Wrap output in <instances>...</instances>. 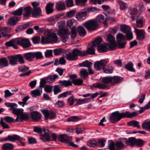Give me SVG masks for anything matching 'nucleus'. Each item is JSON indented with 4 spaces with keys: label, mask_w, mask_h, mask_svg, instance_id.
Returning a JSON list of instances; mask_svg holds the SVG:
<instances>
[{
    "label": "nucleus",
    "mask_w": 150,
    "mask_h": 150,
    "mask_svg": "<svg viewBox=\"0 0 150 150\" xmlns=\"http://www.w3.org/2000/svg\"><path fill=\"white\" fill-rule=\"evenodd\" d=\"M5 105L8 107H11L12 110V113L17 116L15 120L16 122H21L23 120H26L28 118L27 114L23 113V110L22 109H17V104L14 103H6Z\"/></svg>",
    "instance_id": "1"
},
{
    "label": "nucleus",
    "mask_w": 150,
    "mask_h": 150,
    "mask_svg": "<svg viewBox=\"0 0 150 150\" xmlns=\"http://www.w3.org/2000/svg\"><path fill=\"white\" fill-rule=\"evenodd\" d=\"M137 114V112L136 111L132 113L127 111L125 113H120L119 111H116L112 113L110 117L109 120L112 123H115L123 118H132L136 116Z\"/></svg>",
    "instance_id": "2"
},
{
    "label": "nucleus",
    "mask_w": 150,
    "mask_h": 150,
    "mask_svg": "<svg viewBox=\"0 0 150 150\" xmlns=\"http://www.w3.org/2000/svg\"><path fill=\"white\" fill-rule=\"evenodd\" d=\"M65 24V22L64 21H60L57 24L59 29L58 34L61 38L62 41L63 42H65L67 41L69 34V31L68 29L63 28Z\"/></svg>",
    "instance_id": "3"
},
{
    "label": "nucleus",
    "mask_w": 150,
    "mask_h": 150,
    "mask_svg": "<svg viewBox=\"0 0 150 150\" xmlns=\"http://www.w3.org/2000/svg\"><path fill=\"white\" fill-rule=\"evenodd\" d=\"M33 131L41 135L40 138L44 142H48L51 140V137L49 136V131L47 129H44L42 130L41 128L38 127H34Z\"/></svg>",
    "instance_id": "4"
},
{
    "label": "nucleus",
    "mask_w": 150,
    "mask_h": 150,
    "mask_svg": "<svg viewBox=\"0 0 150 150\" xmlns=\"http://www.w3.org/2000/svg\"><path fill=\"white\" fill-rule=\"evenodd\" d=\"M57 39V37L55 33H48L47 34L46 37H42L41 43L42 44H45L51 42H55Z\"/></svg>",
    "instance_id": "5"
},
{
    "label": "nucleus",
    "mask_w": 150,
    "mask_h": 150,
    "mask_svg": "<svg viewBox=\"0 0 150 150\" xmlns=\"http://www.w3.org/2000/svg\"><path fill=\"white\" fill-rule=\"evenodd\" d=\"M88 30H94L98 28V25L95 20H90L83 24Z\"/></svg>",
    "instance_id": "6"
},
{
    "label": "nucleus",
    "mask_w": 150,
    "mask_h": 150,
    "mask_svg": "<svg viewBox=\"0 0 150 150\" xmlns=\"http://www.w3.org/2000/svg\"><path fill=\"white\" fill-rule=\"evenodd\" d=\"M108 63V61L104 59L96 61L94 64V67L98 70H100L102 69H103Z\"/></svg>",
    "instance_id": "7"
},
{
    "label": "nucleus",
    "mask_w": 150,
    "mask_h": 150,
    "mask_svg": "<svg viewBox=\"0 0 150 150\" xmlns=\"http://www.w3.org/2000/svg\"><path fill=\"white\" fill-rule=\"evenodd\" d=\"M16 42L17 44L21 45L23 48L29 47L31 45L30 41L28 39L18 38L16 39Z\"/></svg>",
    "instance_id": "8"
},
{
    "label": "nucleus",
    "mask_w": 150,
    "mask_h": 150,
    "mask_svg": "<svg viewBox=\"0 0 150 150\" xmlns=\"http://www.w3.org/2000/svg\"><path fill=\"white\" fill-rule=\"evenodd\" d=\"M137 36V38L139 40H143L145 38V32L144 30H138L134 27Z\"/></svg>",
    "instance_id": "9"
},
{
    "label": "nucleus",
    "mask_w": 150,
    "mask_h": 150,
    "mask_svg": "<svg viewBox=\"0 0 150 150\" xmlns=\"http://www.w3.org/2000/svg\"><path fill=\"white\" fill-rule=\"evenodd\" d=\"M32 12V8L30 6H28L24 8L23 10V18L25 19L26 18L30 17Z\"/></svg>",
    "instance_id": "10"
},
{
    "label": "nucleus",
    "mask_w": 150,
    "mask_h": 150,
    "mask_svg": "<svg viewBox=\"0 0 150 150\" xmlns=\"http://www.w3.org/2000/svg\"><path fill=\"white\" fill-rule=\"evenodd\" d=\"M42 112L43 114L45 119H46L48 118L51 119H53L55 116L54 113L47 110H42Z\"/></svg>",
    "instance_id": "11"
},
{
    "label": "nucleus",
    "mask_w": 150,
    "mask_h": 150,
    "mask_svg": "<svg viewBox=\"0 0 150 150\" xmlns=\"http://www.w3.org/2000/svg\"><path fill=\"white\" fill-rule=\"evenodd\" d=\"M8 142H15L16 140L20 142H22V139L18 135L16 134H14L13 135H8L7 137Z\"/></svg>",
    "instance_id": "12"
},
{
    "label": "nucleus",
    "mask_w": 150,
    "mask_h": 150,
    "mask_svg": "<svg viewBox=\"0 0 150 150\" xmlns=\"http://www.w3.org/2000/svg\"><path fill=\"white\" fill-rule=\"evenodd\" d=\"M19 20V18L17 16H14L9 18L7 22V24L8 25H15Z\"/></svg>",
    "instance_id": "13"
},
{
    "label": "nucleus",
    "mask_w": 150,
    "mask_h": 150,
    "mask_svg": "<svg viewBox=\"0 0 150 150\" xmlns=\"http://www.w3.org/2000/svg\"><path fill=\"white\" fill-rule=\"evenodd\" d=\"M30 117L34 121L36 122L40 119L41 114L38 112L34 111L30 113Z\"/></svg>",
    "instance_id": "14"
},
{
    "label": "nucleus",
    "mask_w": 150,
    "mask_h": 150,
    "mask_svg": "<svg viewBox=\"0 0 150 150\" xmlns=\"http://www.w3.org/2000/svg\"><path fill=\"white\" fill-rule=\"evenodd\" d=\"M42 93V88L40 86L31 91L32 96L34 98H36L37 96H40L41 95Z\"/></svg>",
    "instance_id": "15"
},
{
    "label": "nucleus",
    "mask_w": 150,
    "mask_h": 150,
    "mask_svg": "<svg viewBox=\"0 0 150 150\" xmlns=\"http://www.w3.org/2000/svg\"><path fill=\"white\" fill-rule=\"evenodd\" d=\"M24 57L26 60L31 61L34 58V54L33 52H29L23 54Z\"/></svg>",
    "instance_id": "16"
},
{
    "label": "nucleus",
    "mask_w": 150,
    "mask_h": 150,
    "mask_svg": "<svg viewBox=\"0 0 150 150\" xmlns=\"http://www.w3.org/2000/svg\"><path fill=\"white\" fill-rule=\"evenodd\" d=\"M136 139L133 137H131L128 138L127 140L126 139H124V141L126 144L131 146H133L135 144Z\"/></svg>",
    "instance_id": "17"
},
{
    "label": "nucleus",
    "mask_w": 150,
    "mask_h": 150,
    "mask_svg": "<svg viewBox=\"0 0 150 150\" xmlns=\"http://www.w3.org/2000/svg\"><path fill=\"white\" fill-rule=\"evenodd\" d=\"M32 14L33 17H36L42 16V11L40 8L37 7V8L33 9Z\"/></svg>",
    "instance_id": "18"
},
{
    "label": "nucleus",
    "mask_w": 150,
    "mask_h": 150,
    "mask_svg": "<svg viewBox=\"0 0 150 150\" xmlns=\"http://www.w3.org/2000/svg\"><path fill=\"white\" fill-rule=\"evenodd\" d=\"M8 62L7 59L5 57L0 59V69L8 66Z\"/></svg>",
    "instance_id": "19"
},
{
    "label": "nucleus",
    "mask_w": 150,
    "mask_h": 150,
    "mask_svg": "<svg viewBox=\"0 0 150 150\" xmlns=\"http://www.w3.org/2000/svg\"><path fill=\"white\" fill-rule=\"evenodd\" d=\"M100 83H97L93 84V86L95 88H97L100 89H104L108 87V84Z\"/></svg>",
    "instance_id": "20"
},
{
    "label": "nucleus",
    "mask_w": 150,
    "mask_h": 150,
    "mask_svg": "<svg viewBox=\"0 0 150 150\" xmlns=\"http://www.w3.org/2000/svg\"><path fill=\"white\" fill-rule=\"evenodd\" d=\"M87 15V13L86 12H80L76 15V18L79 20H82L85 18Z\"/></svg>",
    "instance_id": "21"
},
{
    "label": "nucleus",
    "mask_w": 150,
    "mask_h": 150,
    "mask_svg": "<svg viewBox=\"0 0 150 150\" xmlns=\"http://www.w3.org/2000/svg\"><path fill=\"white\" fill-rule=\"evenodd\" d=\"M10 64L12 65H15L18 64L16 56H10L8 57Z\"/></svg>",
    "instance_id": "22"
},
{
    "label": "nucleus",
    "mask_w": 150,
    "mask_h": 150,
    "mask_svg": "<svg viewBox=\"0 0 150 150\" xmlns=\"http://www.w3.org/2000/svg\"><path fill=\"white\" fill-rule=\"evenodd\" d=\"M56 8L58 11H62L65 9V6L64 2L59 1L56 4Z\"/></svg>",
    "instance_id": "23"
},
{
    "label": "nucleus",
    "mask_w": 150,
    "mask_h": 150,
    "mask_svg": "<svg viewBox=\"0 0 150 150\" xmlns=\"http://www.w3.org/2000/svg\"><path fill=\"white\" fill-rule=\"evenodd\" d=\"M59 140L62 142L69 143L70 142V139L65 135H60L58 138Z\"/></svg>",
    "instance_id": "24"
},
{
    "label": "nucleus",
    "mask_w": 150,
    "mask_h": 150,
    "mask_svg": "<svg viewBox=\"0 0 150 150\" xmlns=\"http://www.w3.org/2000/svg\"><path fill=\"white\" fill-rule=\"evenodd\" d=\"M142 126L143 129L150 132V120L149 121L145 120L142 123Z\"/></svg>",
    "instance_id": "25"
},
{
    "label": "nucleus",
    "mask_w": 150,
    "mask_h": 150,
    "mask_svg": "<svg viewBox=\"0 0 150 150\" xmlns=\"http://www.w3.org/2000/svg\"><path fill=\"white\" fill-rule=\"evenodd\" d=\"M112 84L118 83L121 82L123 80L122 78L118 76H114L113 77H112Z\"/></svg>",
    "instance_id": "26"
},
{
    "label": "nucleus",
    "mask_w": 150,
    "mask_h": 150,
    "mask_svg": "<svg viewBox=\"0 0 150 150\" xmlns=\"http://www.w3.org/2000/svg\"><path fill=\"white\" fill-rule=\"evenodd\" d=\"M58 76L54 74L46 78V80L48 83H52L55 81V79L58 78Z\"/></svg>",
    "instance_id": "27"
},
{
    "label": "nucleus",
    "mask_w": 150,
    "mask_h": 150,
    "mask_svg": "<svg viewBox=\"0 0 150 150\" xmlns=\"http://www.w3.org/2000/svg\"><path fill=\"white\" fill-rule=\"evenodd\" d=\"M2 148L3 150H11L13 146L11 144L6 143L2 145Z\"/></svg>",
    "instance_id": "28"
},
{
    "label": "nucleus",
    "mask_w": 150,
    "mask_h": 150,
    "mask_svg": "<svg viewBox=\"0 0 150 150\" xmlns=\"http://www.w3.org/2000/svg\"><path fill=\"white\" fill-rule=\"evenodd\" d=\"M77 31L81 36H84L86 34V31L84 27L79 26L77 28Z\"/></svg>",
    "instance_id": "29"
},
{
    "label": "nucleus",
    "mask_w": 150,
    "mask_h": 150,
    "mask_svg": "<svg viewBox=\"0 0 150 150\" xmlns=\"http://www.w3.org/2000/svg\"><path fill=\"white\" fill-rule=\"evenodd\" d=\"M53 4H49L46 6V10L47 14H49L53 11Z\"/></svg>",
    "instance_id": "30"
},
{
    "label": "nucleus",
    "mask_w": 150,
    "mask_h": 150,
    "mask_svg": "<svg viewBox=\"0 0 150 150\" xmlns=\"http://www.w3.org/2000/svg\"><path fill=\"white\" fill-rule=\"evenodd\" d=\"M113 68L112 65L110 64H108L107 66V68L105 67L103 69L104 72L106 74H111L113 72Z\"/></svg>",
    "instance_id": "31"
},
{
    "label": "nucleus",
    "mask_w": 150,
    "mask_h": 150,
    "mask_svg": "<svg viewBox=\"0 0 150 150\" xmlns=\"http://www.w3.org/2000/svg\"><path fill=\"white\" fill-rule=\"evenodd\" d=\"M125 68L127 70L132 72H135V70L133 67V64L131 62H129L127 64H126Z\"/></svg>",
    "instance_id": "32"
},
{
    "label": "nucleus",
    "mask_w": 150,
    "mask_h": 150,
    "mask_svg": "<svg viewBox=\"0 0 150 150\" xmlns=\"http://www.w3.org/2000/svg\"><path fill=\"white\" fill-rule=\"evenodd\" d=\"M81 77L83 79H85L88 74L87 70L84 69H82L80 72Z\"/></svg>",
    "instance_id": "33"
},
{
    "label": "nucleus",
    "mask_w": 150,
    "mask_h": 150,
    "mask_svg": "<svg viewBox=\"0 0 150 150\" xmlns=\"http://www.w3.org/2000/svg\"><path fill=\"white\" fill-rule=\"evenodd\" d=\"M120 30L122 32L126 33L131 30V28L126 25H123L120 26Z\"/></svg>",
    "instance_id": "34"
},
{
    "label": "nucleus",
    "mask_w": 150,
    "mask_h": 150,
    "mask_svg": "<svg viewBox=\"0 0 150 150\" xmlns=\"http://www.w3.org/2000/svg\"><path fill=\"white\" fill-rule=\"evenodd\" d=\"M107 46L108 49L110 50H113L116 49L117 47V44L115 42H110L107 44Z\"/></svg>",
    "instance_id": "35"
},
{
    "label": "nucleus",
    "mask_w": 150,
    "mask_h": 150,
    "mask_svg": "<svg viewBox=\"0 0 150 150\" xmlns=\"http://www.w3.org/2000/svg\"><path fill=\"white\" fill-rule=\"evenodd\" d=\"M139 122L134 120L130 121L127 123V125L129 126H133L134 127H137L138 128H140V127L139 125Z\"/></svg>",
    "instance_id": "36"
},
{
    "label": "nucleus",
    "mask_w": 150,
    "mask_h": 150,
    "mask_svg": "<svg viewBox=\"0 0 150 150\" xmlns=\"http://www.w3.org/2000/svg\"><path fill=\"white\" fill-rule=\"evenodd\" d=\"M58 83H62V84L61 85V86H63L66 87H67L69 86H71L72 84L71 81L69 80H64L63 81H59Z\"/></svg>",
    "instance_id": "37"
},
{
    "label": "nucleus",
    "mask_w": 150,
    "mask_h": 150,
    "mask_svg": "<svg viewBox=\"0 0 150 150\" xmlns=\"http://www.w3.org/2000/svg\"><path fill=\"white\" fill-rule=\"evenodd\" d=\"M112 77L110 76H106L103 77L102 78V82L105 84H108V83H111L112 84Z\"/></svg>",
    "instance_id": "38"
},
{
    "label": "nucleus",
    "mask_w": 150,
    "mask_h": 150,
    "mask_svg": "<svg viewBox=\"0 0 150 150\" xmlns=\"http://www.w3.org/2000/svg\"><path fill=\"white\" fill-rule=\"evenodd\" d=\"M29 23L19 25L17 27L16 29V31H18L25 29L29 27Z\"/></svg>",
    "instance_id": "39"
},
{
    "label": "nucleus",
    "mask_w": 150,
    "mask_h": 150,
    "mask_svg": "<svg viewBox=\"0 0 150 150\" xmlns=\"http://www.w3.org/2000/svg\"><path fill=\"white\" fill-rule=\"evenodd\" d=\"M135 144L137 146L140 147L143 146L144 144L146 142V141L142 140L140 139H136L135 142Z\"/></svg>",
    "instance_id": "40"
},
{
    "label": "nucleus",
    "mask_w": 150,
    "mask_h": 150,
    "mask_svg": "<svg viewBox=\"0 0 150 150\" xmlns=\"http://www.w3.org/2000/svg\"><path fill=\"white\" fill-rule=\"evenodd\" d=\"M17 62L18 61L21 64L25 63V61L23 58V55L21 54H18L16 55Z\"/></svg>",
    "instance_id": "41"
},
{
    "label": "nucleus",
    "mask_w": 150,
    "mask_h": 150,
    "mask_svg": "<svg viewBox=\"0 0 150 150\" xmlns=\"http://www.w3.org/2000/svg\"><path fill=\"white\" fill-rule=\"evenodd\" d=\"M90 99V98H88L83 99H79L77 100V102L76 104V105H80L82 104L85 103L87 102Z\"/></svg>",
    "instance_id": "42"
},
{
    "label": "nucleus",
    "mask_w": 150,
    "mask_h": 150,
    "mask_svg": "<svg viewBox=\"0 0 150 150\" xmlns=\"http://www.w3.org/2000/svg\"><path fill=\"white\" fill-rule=\"evenodd\" d=\"M107 44L106 45L102 44L98 46V50L100 52H106L107 50Z\"/></svg>",
    "instance_id": "43"
},
{
    "label": "nucleus",
    "mask_w": 150,
    "mask_h": 150,
    "mask_svg": "<svg viewBox=\"0 0 150 150\" xmlns=\"http://www.w3.org/2000/svg\"><path fill=\"white\" fill-rule=\"evenodd\" d=\"M95 47L92 44L91 47H88L86 51L87 54H95V50L94 47Z\"/></svg>",
    "instance_id": "44"
},
{
    "label": "nucleus",
    "mask_w": 150,
    "mask_h": 150,
    "mask_svg": "<svg viewBox=\"0 0 150 150\" xmlns=\"http://www.w3.org/2000/svg\"><path fill=\"white\" fill-rule=\"evenodd\" d=\"M23 10V7H21L17 10L13 11L12 13L14 15L20 16L22 14Z\"/></svg>",
    "instance_id": "45"
},
{
    "label": "nucleus",
    "mask_w": 150,
    "mask_h": 150,
    "mask_svg": "<svg viewBox=\"0 0 150 150\" xmlns=\"http://www.w3.org/2000/svg\"><path fill=\"white\" fill-rule=\"evenodd\" d=\"M98 143L95 140H90L88 141L87 143V145L89 147H95L97 146Z\"/></svg>",
    "instance_id": "46"
},
{
    "label": "nucleus",
    "mask_w": 150,
    "mask_h": 150,
    "mask_svg": "<svg viewBox=\"0 0 150 150\" xmlns=\"http://www.w3.org/2000/svg\"><path fill=\"white\" fill-rule=\"evenodd\" d=\"M53 91L54 95H57L61 91L60 87L58 85H55L53 86Z\"/></svg>",
    "instance_id": "47"
},
{
    "label": "nucleus",
    "mask_w": 150,
    "mask_h": 150,
    "mask_svg": "<svg viewBox=\"0 0 150 150\" xmlns=\"http://www.w3.org/2000/svg\"><path fill=\"white\" fill-rule=\"evenodd\" d=\"M116 38L117 42H119L125 40V37L122 34L119 33L117 35Z\"/></svg>",
    "instance_id": "48"
},
{
    "label": "nucleus",
    "mask_w": 150,
    "mask_h": 150,
    "mask_svg": "<svg viewBox=\"0 0 150 150\" xmlns=\"http://www.w3.org/2000/svg\"><path fill=\"white\" fill-rule=\"evenodd\" d=\"M71 92L69 91L65 92L59 95L58 97V98L60 99L66 97L68 96L71 95Z\"/></svg>",
    "instance_id": "49"
},
{
    "label": "nucleus",
    "mask_w": 150,
    "mask_h": 150,
    "mask_svg": "<svg viewBox=\"0 0 150 150\" xmlns=\"http://www.w3.org/2000/svg\"><path fill=\"white\" fill-rule=\"evenodd\" d=\"M102 42L101 38L100 37H99L96 39L94 41H93L92 44L95 46H99V45Z\"/></svg>",
    "instance_id": "50"
},
{
    "label": "nucleus",
    "mask_w": 150,
    "mask_h": 150,
    "mask_svg": "<svg viewBox=\"0 0 150 150\" xmlns=\"http://www.w3.org/2000/svg\"><path fill=\"white\" fill-rule=\"evenodd\" d=\"M125 142L124 141V139L123 140L117 142L115 144L117 150L121 149L124 145L123 142Z\"/></svg>",
    "instance_id": "51"
},
{
    "label": "nucleus",
    "mask_w": 150,
    "mask_h": 150,
    "mask_svg": "<svg viewBox=\"0 0 150 150\" xmlns=\"http://www.w3.org/2000/svg\"><path fill=\"white\" fill-rule=\"evenodd\" d=\"M108 147L110 149V150H117L115 144L112 141H110L108 143Z\"/></svg>",
    "instance_id": "52"
},
{
    "label": "nucleus",
    "mask_w": 150,
    "mask_h": 150,
    "mask_svg": "<svg viewBox=\"0 0 150 150\" xmlns=\"http://www.w3.org/2000/svg\"><path fill=\"white\" fill-rule=\"evenodd\" d=\"M93 63L87 61H86L83 62L81 65V66L83 67H86L88 68L91 67L92 66Z\"/></svg>",
    "instance_id": "53"
},
{
    "label": "nucleus",
    "mask_w": 150,
    "mask_h": 150,
    "mask_svg": "<svg viewBox=\"0 0 150 150\" xmlns=\"http://www.w3.org/2000/svg\"><path fill=\"white\" fill-rule=\"evenodd\" d=\"M118 3L120 6V9L121 10H125L128 7L127 4L122 1H119Z\"/></svg>",
    "instance_id": "54"
},
{
    "label": "nucleus",
    "mask_w": 150,
    "mask_h": 150,
    "mask_svg": "<svg viewBox=\"0 0 150 150\" xmlns=\"http://www.w3.org/2000/svg\"><path fill=\"white\" fill-rule=\"evenodd\" d=\"M67 59L70 61L74 60L77 59L75 56H74L73 54L71 53H70L67 55Z\"/></svg>",
    "instance_id": "55"
},
{
    "label": "nucleus",
    "mask_w": 150,
    "mask_h": 150,
    "mask_svg": "<svg viewBox=\"0 0 150 150\" xmlns=\"http://www.w3.org/2000/svg\"><path fill=\"white\" fill-rule=\"evenodd\" d=\"M136 26L139 28H142L143 27V23L142 18L137 19L136 21Z\"/></svg>",
    "instance_id": "56"
},
{
    "label": "nucleus",
    "mask_w": 150,
    "mask_h": 150,
    "mask_svg": "<svg viewBox=\"0 0 150 150\" xmlns=\"http://www.w3.org/2000/svg\"><path fill=\"white\" fill-rule=\"evenodd\" d=\"M15 44H16V39L15 40H12L5 43V45L7 47H10L13 46Z\"/></svg>",
    "instance_id": "57"
},
{
    "label": "nucleus",
    "mask_w": 150,
    "mask_h": 150,
    "mask_svg": "<svg viewBox=\"0 0 150 150\" xmlns=\"http://www.w3.org/2000/svg\"><path fill=\"white\" fill-rule=\"evenodd\" d=\"M83 81L81 79H75L72 80V83L76 85H79L81 84Z\"/></svg>",
    "instance_id": "58"
},
{
    "label": "nucleus",
    "mask_w": 150,
    "mask_h": 150,
    "mask_svg": "<svg viewBox=\"0 0 150 150\" xmlns=\"http://www.w3.org/2000/svg\"><path fill=\"white\" fill-rule=\"evenodd\" d=\"M71 37L73 38L76 37V27L75 26H73L71 30Z\"/></svg>",
    "instance_id": "59"
},
{
    "label": "nucleus",
    "mask_w": 150,
    "mask_h": 150,
    "mask_svg": "<svg viewBox=\"0 0 150 150\" xmlns=\"http://www.w3.org/2000/svg\"><path fill=\"white\" fill-rule=\"evenodd\" d=\"M107 40L110 43L115 42V37L110 34H109L107 36Z\"/></svg>",
    "instance_id": "60"
},
{
    "label": "nucleus",
    "mask_w": 150,
    "mask_h": 150,
    "mask_svg": "<svg viewBox=\"0 0 150 150\" xmlns=\"http://www.w3.org/2000/svg\"><path fill=\"white\" fill-rule=\"evenodd\" d=\"M79 118L77 116H72L67 119L68 122H76L79 120Z\"/></svg>",
    "instance_id": "61"
},
{
    "label": "nucleus",
    "mask_w": 150,
    "mask_h": 150,
    "mask_svg": "<svg viewBox=\"0 0 150 150\" xmlns=\"http://www.w3.org/2000/svg\"><path fill=\"white\" fill-rule=\"evenodd\" d=\"M18 70L20 71L24 72L28 70V67L25 65H22L18 68Z\"/></svg>",
    "instance_id": "62"
},
{
    "label": "nucleus",
    "mask_w": 150,
    "mask_h": 150,
    "mask_svg": "<svg viewBox=\"0 0 150 150\" xmlns=\"http://www.w3.org/2000/svg\"><path fill=\"white\" fill-rule=\"evenodd\" d=\"M64 105V103L63 101L58 100L55 103V105L57 108L61 107Z\"/></svg>",
    "instance_id": "63"
},
{
    "label": "nucleus",
    "mask_w": 150,
    "mask_h": 150,
    "mask_svg": "<svg viewBox=\"0 0 150 150\" xmlns=\"http://www.w3.org/2000/svg\"><path fill=\"white\" fill-rule=\"evenodd\" d=\"M34 54V58L36 57L37 59L42 58V54L41 52H33Z\"/></svg>",
    "instance_id": "64"
}]
</instances>
